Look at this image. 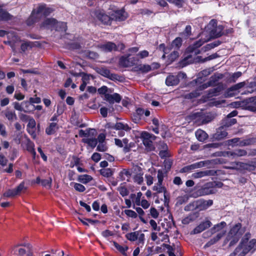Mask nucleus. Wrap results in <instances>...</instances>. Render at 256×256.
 <instances>
[{
	"instance_id": "nucleus-45",
	"label": "nucleus",
	"mask_w": 256,
	"mask_h": 256,
	"mask_svg": "<svg viewBox=\"0 0 256 256\" xmlns=\"http://www.w3.org/2000/svg\"><path fill=\"white\" fill-rule=\"evenodd\" d=\"M86 56L91 59H96L98 57V53L90 50L86 52Z\"/></svg>"
},
{
	"instance_id": "nucleus-31",
	"label": "nucleus",
	"mask_w": 256,
	"mask_h": 256,
	"mask_svg": "<svg viewBox=\"0 0 256 256\" xmlns=\"http://www.w3.org/2000/svg\"><path fill=\"white\" fill-rule=\"evenodd\" d=\"M228 135V132L226 130H222L219 129L214 135V138L217 140H220L225 138Z\"/></svg>"
},
{
	"instance_id": "nucleus-35",
	"label": "nucleus",
	"mask_w": 256,
	"mask_h": 256,
	"mask_svg": "<svg viewBox=\"0 0 256 256\" xmlns=\"http://www.w3.org/2000/svg\"><path fill=\"white\" fill-rule=\"evenodd\" d=\"M92 180V178L88 174L81 175L78 176V180L83 184H87Z\"/></svg>"
},
{
	"instance_id": "nucleus-13",
	"label": "nucleus",
	"mask_w": 256,
	"mask_h": 256,
	"mask_svg": "<svg viewBox=\"0 0 256 256\" xmlns=\"http://www.w3.org/2000/svg\"><path fill=\"white\" fill-rule=\"evenodd\" d=\"M96 16L98 20L100 21L104 24H108L110 23L112 19V16L110 17L104 14V12L100 11H96L95 13Z\"/></svg>"
},
{
	"instance_id": "nucleus-27",
	"label": "nucleus",
	"mask_w": 256,
	"mask_h": 256,
	"mask_svg": "<svg viewBox=\"0 0 256 256\" xmlns=\"http://www.w3.org/2000/svg\"><path fill=\"white\" fill-rule=\"evenodd\" d=\"M22 112L30 113L34 110L35 106L32 104L30 101H24L22 102Z\"/></svg>"
},
{
	"instance_id": "nucleus-59",
	"label": "nucleus",
	"mask_w": 256,
	"mask_h": 256,
	"mask_svg": "<svg viewBox=\"0 0 256 256\" xmlns=\"http://www.w3.org/2000/svg\"><path fill=\"white\" fill-rule=\"evenodd\" d=\"M150 214L154 218H158L159 213L154 208H151L150 209Z\"/></svg>"
},
{
	"instance_id": "nucleus-23",
	"label": "nucleus",
	"mask_w": 256,
	"mask_h": 256,
	"mask_svg": "<svg viewBox=\"0 0 256 256\" xmlns=\"http://www.w3.org/2000/svg\"><path fill=\"white\" fill-rule=\"evenodd\" d=\"M198 216L199 214L198 212H192L182 220V223L184 224H188L190 222L195 220Z\"/></svg>"
},
{
	"instance_id": "nucleus-21",
	"label": "nucleus",
	"mask_w": 256,
	"mask_h": 256,
	"mask_svg": "<svg viewBox=\"0 0 256 256\" xmlns=\"http://www.w3.org/2000/svg\"><path fill=\"white\" fill-rule=\"evenodd\" d=\"M221 78V75H218V76L214 75V76H212L210 78V80L208 83L204 84L199 86L200 90H203L206 88L210 86L214 85L215 83V82L217 81L218 79L220 78Z\"/></svg>"
},
{
	"instance_id": "nucleus-47",
	"label": "nucleus",
	"mask_w": 256,
	"mask_h": 256,
	"mask_svg": "<svg viewBox=\"0 0 256 256\" xmlns=\"http://www.w3.org/2000/svg\"><path fill=\"white\" fill-rule=\"evenodd\" d=\"M28 122L27 125V129L31 128V129H34L36 128V122L35 120L32 118H30L28 119Z\"/></svg>"
},
{
	"instance_id": "nucleus-57",
	"label": "nucleus",
	"mask_w": 256,
	"mask_h": 256,
	"mask_svg": "<svg viewBox=\"0 0 256 256\" xmlns=\"http://www.w3.org/2000/svg\"><path fill=\"white\" fill-rule=\"evenodd\" d=\"M184 210L185 211H190L193 210H196V204L195 202H192L188 205L186 206Z\"/></svg>"
},
{
	"instance_id": "nucleus-41",
	"label": "nucleus",
	"mask_w": 256,
	"mask_h": 256,
	"mask_svg": "<svg viewBox=\"0 0 256 256\" xmlns=\"http://www.w3.org/2000/svg\"><path fill=\"white\" fill-rule=\"evenodd\" d=\"M84 142L92 148L96 147L98 144V140L96 138H86L84 140Z\"/></svg>"
},
{
	"instance_id": "nucleus-63",
	"label": "nucleus",
	"mask_w": 256,
	"mask_h": 256,
	"mask_svg": "<svg viewBox=\"0 0 256 256\" xmlns=\"http://www.w3.org/2000/svg\"><path fill=\"white\" fill-rule=\"evenodd\" d=\"M149 53L147 50H144L140 52L137 56L140 58H144L148 56Z\"/></svg>"
},
{
	"instance_id": "nucleus-64",
	"label": "nucleus",
	"mask_w": 256,
	"mask_h": 256,
	"mask_svg": "<svg viewBox=\"0 0 256 256\" xmlns=\"http://www.w3.org/2000/svg\"><path fill=\"white\" fill-rule=\"evenodd\" d=\"M166 247L168 249V256H176L174 254V249L172 246L170 245H166Z\"/></svg>"
},
{
	"instance_id": "nucleus-58",
	"label": "nucleus",
	"mask_w": 256,
	"mask_h": 256,
	"mask_svg": "<svg viewBox=\"0 0 256 256\" xmlns=\"http://www.w3.org/2000/svg\"><path fill=\"white\" fill-rule=\"evenodd\" d=\"M52 181V178H50L48 179L42 180L41 184L44 186H48V188H50Z\"/></svg>"
},
{
	"instance_id": "nucleus-55",
	"label": "nucleus",
	"mask_w": 256,
	"mask_h": 256,
	"mask_svg": "<svg viewBox=\"0 0 256 256\" xmlns=\"http://www.w3.org/2000/svg\"><path fill=\"white\" fill-rule=\"evenodd\" d=\"M179 54L178 51L174 50L169 56L168 59L170 61L173 62L175 60L178 56Z\"/></svg>"
},
{
	"instance_id": "nucleus-16",
	"label": "nucleus",
	"mask_w": 256,
	"mask_h": 256,
	"mask_svg": "<svg viewBox=\"0 0 256 256\" xmlns=\"http://www.w3.org/2000/svg\"><path fill=\"white\" fill-rule=\"evenodd\" d=\"M58 22L54 18H48L46 19L41 24L40 26L46 28H52L56 27Z\"/></svg>"
},
{
	"instance_id": "nucleus-1",
	"label": "nucleus",
	"mask_w": 256,
	"mask_h": 256,
	"mask_svg": "<svg viewBox=\"0 0 256 256\" xmlns=\"http://www.w3.org/2000/svg\"><path fill=\"white\" fill-rule=\"evenodd\" d=\"M245 230V228L242 227L240 223L235 224L230 228L224 242V244L228 243L229 247L234 246L238 242Z\"/></svg>"
},
{
	"instance_id": "nucleus-19",
	"label": "nucleus",
	"mask_w": 256,
	"mask_h": 256,
	"mask_svg": "<svg viewBox=\"0 0 256 256\" xmlns=\"http://www.w3.org/2000/svg\"><path fill=\"white\" fill-rule=\"evenodd\" d=\"M105 98L106 100L108 102L110 103L113 104L114 102H120L122 98L119 94L114 93L112 94H105Z\"/></svg>"
},
{
	"instance_id": "nucleus-30",
	"label": "nucleus",
	"mask_w": 256,
	"mask_h": 256,
	"mask_svg": "<svg viewBox=\"0 0 256 256\" xmlns=\"http://www.w3.org/2000/svg\"><path fill=\"white\" fill-rule=\"evenodd\" d=\"M12 17L8 12L0 7V20H11Z\"/></svg>"
},
{
	"instance_id": "nucleus-9",
	"label": "nucleus",
	"mask_w": 256,
	"mask_h": 256,
	"mask_svg": "<svg viewBox=\"0 0 256 256\" xmlns=\"http://www.w3.org/2000/svg\"><path fill=\"white\" fill-rule=\"evenodd\" d=\"M195 204L196 209L198 210H204L211 206L213 204V202L212 200H208L196 201L195 202Z\"/></svg>"
},
{
	"instance_id": "nucleus-53",
	"label": "nucleus",
	"mask_w": 256,
	"mask_h": 256,
	"mask_svg": "<svg viewBox=\"0 0 256 256\" xmlns=\"http://www.w3.org/2000/svg\"><path fill=\"white\" fill-rule=\"evenodd\" d=\"M18 246H24L26 247L28 250L29 251L28 253V256H32L33 254L32 252L31 251L32 248V246L30 244H20L14 247H17Z\"/></svg>"
},
{
	"instance_id": "nucleus-46",
	"label": "nucleus",
	"mask_w": 256,
	"mask_h": 256,
	"mask_svg": "<svg viewBox=\"0 0 256 256\" xmlns=\"http://www.w3.org/2000/svg\"><path fill=\"white\" fill-rule=\"evenodd\" d=\"M34 142L30 141V140H28L26 144V148L28 152H32L34 150Z\"/></svg>"
},
{
	"instance_id": "nucleus-39",
	"label": "nucleus",
	"mask_w": 256,
	"mask_h": 256,
	"mask_svg": "<svg viewBox=\"0 0 256 256\" xmlns=\"http://www.w3.org/2000/svg\"><path fill=\"white\" fill-rule=\"evenodd\" d=\"M115 128L118 130H124L126 131L130 130V128L128 124H124L122 122H117L114 126Z\"/></svg>"
},
{
	"instance_id": "nucleus-62",
	"label": "nucleus",
	"mask_w": 256,
	"mask_h": 256,
	"mask_svg": "<svg viewBox=\"0 0 256 256\" xmlns=\"http://www.w3.org/2000/svg\"><path fill=\"white\" fill-rule=\"evenodd\" d=\"M8 160L3 155L0 154V164L2 166H6L7 164Z\"/></svg>"
},
{
	"instance_id": "nucleus-49",
	"label": "nucleus",
	"mask_w": 256,
	"mask_h": 256,
	"mask_svg": "<svg viewBox=\"0 0 256 256\" xmlns=\"http://www.w3.org/2000/svg\"><path fill=\"white\" fill-rule=\"evenodd\" d=\"M150 224L152 228V230L156 231H160V227L158 226L156 222L154 220H150Z\"/></svg>"
},
{
	"instance_id": "nucleus-2",
	"label": "nucleus",
	"mask_w": 256,
	"mask_h": 256,
	"mask_svg": "<svg viewBox=\"0 0 256 256\" xmlns=\"http://www.w3.org/2000/svg\"><path fill=\"white\" fill-rule=\"evenodd\" d=\"M53 11L52 8L46 7L45 4L40 5L36 9L32 10L30 16L27 20L28 25L30 26L38 22L42 16H48Z\"/></svg>"
},
{
	"instance_id": "nucleus-7",
	"label": "nucleus",
	"mask_w": 256,
	"mask_h": 256,
	"mask_svg": "<svg viewBox=\"0 0 256 256\" xmlns=\"http://www.w3.org/2000/svg\"><path fill=\"white\" fill-rule=\"evenodd\" d=\"M208 164V161H201V162H197L192 164L190 165H188V166H184L183 168H182L180 170V172H189L194 169L202 168Z\"/></svg>"
},
{
	"instance_id": "nucleus-20",
	"label": "nucleus",
	"mask_w": 256,
	"mask_h": 256,
	"mask_svg": "<svg viewBox=\"0 0 256 256\" xmlns=\"http://www.w3.org/2000/svg\"><path fill=\"white\" fill-rule=\"evenodd\" d=\"M180 80L178 76L169 75L166 80V84L168 86H174L178 84Z\"/></svg>"
},
{
	"instance_id": "nucleus-5",
	"label": "nucleus",
	"mask_w": 256,
	"mask_h": 256,
	"mask_svg": "<svg viewBox=\"0 0 256 256\" xmlns=\"http://www.w3.org/2000/svg\"><path fill=\"white\" fill-rule=\"evenodd\" d=\"M164 174L162 170H158V172L157 178L158 180V182L153 186L152 190L156 191L157 193H164V197L166 198L165 194L166 192V188L162 186V183L164 180Z\"/></svg>"
},
{
	"instance_id": "nucleus-3",
	"label": "nucleus",
	"mask_w": 256,
	"mask_h": 256,
	"mask_svg": "<svg viewBox=\"0 0 256 256\" xmlns=\"http://www.w3.org/2000/svg\"><path fill=\"white\" fill-rule=\"evenodd\" d=\"M204 42V41L199 40L194 44L186 48L184 58L182 62L183 65H186L192 63L194 62L193 56H195L200 54V50L198 48L202 46Z\"/></svg>"
},
{
	"instance_id": "nucleus-50",
	"label": "nucleus",
	"mask_w": 256,
	"mask_h": 256,
	"mask_svg": "<svg viewBox=\"0 0 256 256\" xmlns=\"http://www.w3.org/2000/svg\"><path fill=\"white\" fill-rule=\"evenodd\" d=\"M242 73L240 72H234L232 74V76L230 78V82H234L236 80L241 76Z\"/></svg>"
},
{
	"instance_id": "nucleus-43",
	"label": "nucleus",
	"mask_w": 256,
	"mask_h": 256,
	"mask_svg": "<svg viewBox=\"0 0 256 256\" xmlns=\"http://www.w3.org/2000/svg\"><path fill=\"white\" fill-rule=\"evenodd\" d=\"M100 174L108 178L112 175L113 172L110 168H105L100 170Z\"/></svg>"
},
{
	"instance_id": "nucleus-12",
	"label": "nucleus",
	"mask_w": 256,
	"mask_h": 256,
	"mask_svg": "<svg viewBox=\"0 0 256 256\" xmlns=\"http://www.w3.org/2000/svg\"><path fill=\"white\" fill-rule=\"evenodd\" d=\"M212 225L211 222L209 220H206L200 223L192 231V234H196L201 232L206 229L210 228Z\"/></svg>"
},
{
	"instance_id": "nucleus-28",
	"label": "nucleus",
	"mask_w": 256,
	"mask_h": 256,
	"mask_svg": "<svg viewBox=\"0 0 256 256\" xmlns=\"http://www.w3.org/2000/svg\"><path fill=\"white\" fill-rule=\"evenodd\" d=\"M196 136L200 142H204L208 138V134L202 130H198L196 132Z\"/></svg>"
},
{
	"instance_id": "nucleus-6",
	"label": "nucleus",
	"mask_w": 256,
	"mask_h": 256,
	"mask_svg": "<svg viewBox=\"0 0 256 256\" xmlns=\"http://www.w3.org/2000/svg\"><path fill=\"white\" fill-rule=\"evenodd\" d=\"M250 236L249 233H247L245 235V238L242 239L240 242L243 243V246L245 250H246L247 254L253 249L254 250L256 248V240L252 239L250 242H248V239Z\"/></svg>"
},
{
	"instance_id": "nucleus-34",
	"label": "nucleus",
	"mask_w": 256,
	"mask_h": 256,
	"mask_svg": "<svg viewBox=\"0 0 256 256\" xmlns=\"http://www.w3.org/2000/svg\"><path fill=\"white\" fill-rule=\"evenodd\" d=\"M255 143H256V138H252L241 141L240 142V146H246L253 144Z\"/></svg>"
},
{
	"instance_id": "nucleus-29",
	"label": "nucleus",
	"mask_w": 256,
	"mask_h": 256,
	"mask_svg": "<svg viewBox=\"0 0 256 256\" xmlns=\"http://www.w3.org/2000/svg\"><path fill=\"white\" fill-rule=\"evenodd\" d=\"M58 129L57 123L56 122H52L50 123L49 126L46 128V132L48 135L54 134L56 131Z\"/></svg>"
},
{
	"instance_id": "nucleus-37",
	"label": "nucleus",
	"mask_w": 256,
	"mask_h": 256,
	"mask_svg": "<svg viewBox=\"0 0 256 256\" xmlns=\"http://www.w3.org/2000/svg\"><path fill=\"white\" fill-rule=\"evenodd\" d=\"M182 44V40L180 38H175L172 43V47L176 49H178Z\"/></svg>"
},
{
	"instance_id": "nucleus-11",
	"label": "nucleus",
	"mask_w": 256,
	"mask_h": 256,
	"mask_svg": "<svg viewBox=\"0 0 256 256\" xmlns=\"http://www.w3.org/2000/svg\"><path fill=\"white\" fill-rule=\"evenodd\" d=\"M246 85L244 82H239L230 88L227 91L226 94L228 97H231L235 95L236 92L239 89L242 88Z\"/></svg>"
},
{
	"instance_id": "nucleus-33",
	"label": "nucleus",
	"mask_w": 256,
	"mask_h": 256,
	"mask_svg": "<svg viewBox=\"0 0 256 256\" xmlns=\"http://www.w3.org/2000/svg\"><path fill=\"white\" fill-rule=\"evenodd\" d=\"M226 226V224L224 222H222L219 224H218L214 226L211 229L212 232H220L222 229L225 228Z\"/></svg>"
},
{
	"instance_id": "nucleus-38",
	"label": "nucleus",
	"mask_w": 256,
	"mask_h": 256,
	"mask_svg": "<svg viewBox=\"0 0 256 256\" xmlns=\"http://www.w3.org/2000/svg\"><path fill=\"white\" fill-rule=\"evenodd\" d=\"M191 26H186L184 30L181 33L182 37L187 38L192 34Z\"/></svg>"
},
{
	"instance_id": "nucleus-22",
	"label": "nucleus",
	"mask_w": 256,
	"mask_h": 256,
	"mask_svg": "<svg viewBox=\"0 0 256 256\" xmlns=\"http://www.w3.org/2000/svg\"><path fill=\"white\" fill-rule=\"evenodd\" d=\"M98 72L102 76L110 78L111 80L116 79V76L110 73V71L106 68H99Z\"/></svg>"
},
{
	"instance_id": "nucleus-42",
	"label": "nucleus",
	"mask_w": 256,
	"mask_h": 256,
	"mask_svg": "<svg viewBox=\"0 0 256 256\" xmlns=\"http://www.w3.org/2000/svg\"><path fill=\"white\" fill-rule=\"evenodd\" d=\"M138 68L143 73L148 72L152 70L151 66L148 64L140 65Z\"/></svg>"
},
{
	"instance_id": "nucleus-52",
	"label": "nucleus",
	"mask_w": 256,
	"mask_h": 256,
	"mask_svg": "<svg viewBox=\"0 0 256 256\" xmlns=\"http://www.w3.org/2000/svg\"><path fill=\"white\" fill-rule=\"evenodd\" d=\"M142 194L141 192H138L136 194V196L134 201V202L136 206H140V202L142 201Z\"/></svg>"
},
{
	"instance_id": "nucleus-61",
	"label": "nucleus",
	"mask_w": 256,
	"mask_h": 256,
	"mask_svg": "<svg viewBox=\"0 0 256 256\" xmlns=\"http://www.w3.org/2000/svg\"><path fill=\"white\" fill-rule=\"evenodd\" d=\"M118 190L120 192V194L122 196H124L128 194V190L123 186L120 187L118 188Z\"/></svg>"
},
{
	"instance_id": "nucleus-32",
	"label": "nucleus",
	"mask_w": 256,
	"mask_h": 256,
	"mask_svg": "<svg viewBox=\"0 0 256 256\" xmlns=\"http://www.w3.org/2000/svg\"><path fill=\"white\" fill-rule=\"evenodd\" d=\"M112 243L118 250L124 255L126 254V252L128 250V246L126 245L121 246L116 242H113Z\"/></svg>"
},
{
	"instance_id": "nucleus-56",
	"label": "nucleus",
	"mask_w": 256,
	"mask_h": 256,
	"mask_svg": "<svg viewBox=\"0 0 256 256\" xmlns=\"http://www.w3.org/2000/svg\"><path fill=\"white\" fill-rule=\"evenodd\" d=\"M134 182H136L137 184H141L144 181V178H143L142 174H136L134 177Z\"/></svg>"
},
{
	"instance_id": "nucleus-60",
	"label": "nucleus",
	"mask_w": 256,
	"mask_h": 256,
	"mask_svg": "<svg viewBox=\"0 0 256 256\" xmlns=\"http://www.w3.org/2000/svg\"><path fill=\"white\" fill-rule=\"evenodd\" d=\"M140 206H141L144 209H147L150 206V203L144 198H142V201L140 202Z\"/></svg>"
},
{
	"instance_id": "nucleus-26",
	"label": "nucleus",
	"mask_w": 256,
	"mask_h": 256,
	"mask_svg": "<svg viewBox=\"0 0 256 256\" xmlns=\"http://www.w3.org/2000/svg\"><path fill=\"white\" fill-rule=\"evenodd\" d=\"M4 114L6 118L10 122H12L17 120L18 118L14 111L6 109Z\"/></svg>"
},
{
	"instance_id": "nucleus-36",
	"label": "nucleus",
	"mask_w": 256,
	"mask_h": 256,
	"mask_svg": "<svg viewBox=\"0 0 256 256\" xmlns=\"http://www.w3.org/2000/svg\"><path fill=\"white\" fill-rule=\"evenodd\" d=\"M224 28L222 26H218L216 27L214 30H212V34L216 37H220L223 34L222 30Z\"/></svg>"
},
{
	"instance_id": "nucleus-14",
	"label": "nucleus",
	"mask_w": 256,
	"mask_h": 256,
	"mask_svg": "<svg viewBox=\"0 0 256 256\" xmlns=\"http://www.w3.org/2000/svg\"><path fill=\"white\" fill-rule=\"evenodd\" d=\"M112 19L116 21H122L126 18V14L123 10H118L112 14Z\"/></svg>"
},
{
	"instance_id": "nucleus-18",
	"label": "nucleus",
	"mask_w": 256,
	"mask_h": 256,
	"mask_svg": "<svg viewBox=\"0 0 256 256\" xmlns=\"http://www.w3.org/2000/svg\"><path fill=\"white\" fill-rule=\"evenodd\" d=\"M247 152L244 150L237 149L235 150L232 152H228L227 155L228 157H232V158H236L238 157L242 156H246Z\"/></svg>"
},
{
	"instance_id": "nucleus-40",
	"label": "nucleus",
	"mask_w": 256,
	"mask_h": 256,
	"mask_svg": "<svg viewBox=\"0 0 256 256\" xmlns=\"http://www.w3.org/2000/svg\"><path fill=\"white\" fill-rule=\"evenodd\" d=\"M138 232H134L130 233H128L126 235V237L128 240L130 241H135L138 238Z\"/></svg>"
},
{
	"instance_id": "nucleus-51",
	"label": "nucleus",
	"mask_w": 256,
	"mask_h": 256,
	"mask_svg": "<svg viewBox=\"0 0 256 256\" xmlns=\"http://www.w3.org/2000/svg\"><path fill=\"white\" fill-rule=\"evenodd\" d=\"M74 187L76 190L79 192H83L86 190L85 187L80 184L75 183Z\"/></svg>"
},
{
	"instance_id": "nucleus-44",
	"label": "nucleus",
	"mask_w": 256,
	"mask_h": 256,
	"mask_svg": "<svg viewBox=\"0 0 256 256\" xmlns=\"http://www.w3.org/2000/svg\"><path fill=\"white\" fill-rule=\"evenodd\" d=\"M17 194L14 189H9L3 194L4 197L10 198L14 197L16 196Z\"/></svg>"
},
{
	"instance_id": "nucleus-15",
	"label": "nucleus",
	"mask_w": 256,
	"mask_h": 256,
	"mask_svg": "<svg viewBox=\"0 0 256 256\" xmlns=\"http://www.w3.org/2000/svg\"><path fill=\"white\" fill-rule=\"evenodd\" d=\"M247 254L246 250L243 246V243L240 242L229 256H245Z\"/></svg>"
},
{
	"instance_id": "nucleus-17",
	"label": "nucleus",
	"mask_w": 256,
	"mask_h": 256,
	"mask_svg": "<svg viewBox=\"0 0 256 256\" xmlns=\"http://www.w3.org/2000/svg\"><path fill=\"white\" fill-rule=\"evenodd\" d=\"M215 172L212 170H207L205 171H200L193 173L192 178H201L208 176H214Z\"/></svg>"
},
{
	"instance_id": "nucleus-4",
	"label": "nucleus",
	"mask_w": 256,
	"mask_h": 256,
	"mask_svg": "<svg viewBox=\"0 0 256 256\" xmlns=\"http://www.w3.org/2000/svg\"><path fill=\"white\" fill-rule=\"evenodd\" d=\"M140 138L148 150L152 151L154 150V146L153 145V141L156 138V136L154 135L147 132H143L140 134Z\"/></svg>"
},
{
	"instance_id": "nucleus-24",
	"label": "nucleus",
	"mask_w": 256,
	"mask_h": 256,
	"mask_svg": "<svg viewBox=\"0 0 256 256\" xmlns=\"http://www.w3.org/2000/svg\"><path fill=\"white\" fill-rule=\"evenodd\" d=\"M212 186V182L206 183L199 190L200 194L201 195H207L212 194V190L210 189V188Z\"/></svg>"
},
{
	"instance_id": "nucleus-8",
	"label": "nucleus",
	"mask_w": 256,
	"mask_h": 256,
	"mask_svg": "<svg viewBox=\"0 0 256 256\" xmlns=\"http://www.w3.org/2000/svg\"><path fill=\"white\" fill-rule=\"evenodd\" d=\"M128 54L127 56H122L120 60V64L124 67L132 66L137 64L138 60L134 57L130 58Z\"/></svg>"
},
{
	"instance_id": "nucleus-10",
	"label": "nucleus",
	"mask_w": 256,
	"mask_h": 256,
	"mask_svg": "<svg viewBox=\"0 0 256 256\" xmlns=\"http://www.w3.org/2000/svg\"><path fill=\"white\" fill-rule=\"evenodd\" d=\"M100 48L104 52H111L118 50L116 45L112 42H108L99 46Z\"/></svg>"
},
{
	"instance_id": "nucleus-25",
	"label": "nucleus",
	"mask_w": 256,
	"mask_h": 256,
	"mask_svg": "<svg viewBox=\"0 0 256 256\" xmlns=\"http://www.w3.org/2000/svg\"><path fill=\"white\" fill-rule=\"evenodd\" d=\"M226 232L222 231L218 233L216 236L210 239L205 245V246L208 247L218 241L225 234Z\"/></svg>"
},
{
	"instance_id": "nucleus-48",
	"label": "nucleus",
	"mask_w": 256,
	"mask_h": 256,
	"mask_svg": "<svg viewBox=\"0 0 256 256\" xmlns=\"http://www.w3.org/2000/svg\"><path fill=\"white\" fill-rule=\"evenodd\" d=\"M125 214L130 218H136L138 216L137 214L134 210H126L124 211Z\"/></svg>"
},
{
	"instance_id": "nucleus-54",
	"label": "nucleus",
	"mask_w": 256,
	"mask_h": 256,
	"mask_svg": "<svg viewBox=\"0 0 256 256\" xmlns=\"http://www.w3.org/2000/svg\"><path fill=\"white\" fill-rule=\"evenodd\" d=\"M24 189H26L24 182H22L16 188H14L17 195L19 194Z\"/></svg>"
}]
</instances>
